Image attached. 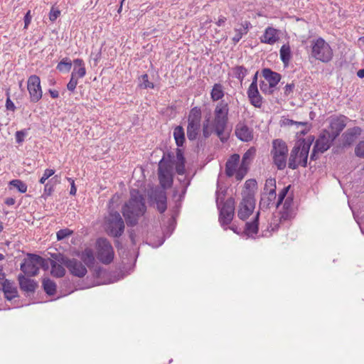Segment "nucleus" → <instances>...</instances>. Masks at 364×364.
Returning a JSON list of instances; mask_svg holds the SVG:
<instances>
[{"mask_svg":"<svg viewBox=\"0 0 364 364\" xmlns=\"http://www.w3.org/2000/svg\"><path fill=\"white\" fill-rule=\"evenodd\" d=\"M146 212V199L137 189L130 191L129 199L122 208V213L128 226L134 227Z\"/></svg>","mask_w":364,"mask_h":364,"instance_id":"f257e3e1","label":"nucleus"},{"mask_svg":"<svg viewBox=\"0 0 364 364\" xmlns=\"http://www.w3.org/2000/svg\"><path fill=\"white\" fill-rule=\"evenodd\" d=\"M314 139V136H309L293 147L288 160V167L289 168L294 170L299 166H307L309 152Z\"/></svg>","mask_w":364,"mask_h":364,"instance_id":"f03ea898","label":"nucleus"},{"mask_svg":"<svg viewBox=\"0 0 364 364\" xmlns=\"http://www.w3.org/2000/svg\"><path fill=\"white\" fill-rule=\"evenodd\" d=\"M215 195L216 204L219 210V221L222 226L228 225L230 224L235 215V200L232 198H229L222 203L225 191L219 188L218 186Z\"/></svg>","mask_w":364,"mask_h":364,"instance_id":"7ed1b4c3","label":"nucleus"},{"mask_svg":"<svg viewBox=\"0 0 364 364\" xmlns=\"http://www.w3.org/2000/svg\"><path fill=\"white\" fill-rule=\"evenodd\" d=\"M288 147L282 139H277L272 141L271 156L273 164L278 170H284L287 164Z\"/></svg>","mask_w":364,"mask_h":364,"instance_id":"20e7f679","label":"nucleus"},{"mask_svg":"<svg viewBox=\"0 0 364 364\" xmlns=\"http://www.w3.org/2000/svg\"><path fill=\"white\" fill-rule=\"evenodd\" d=\"M107 233L113 237H119L124 233L125 225L119 213L112 210L105 218Z\"/></svg>","mask_w":364,"mask_h":364,"instance_id":"39448f33","label":"nucleus"},{"mask_svg":"<svg viewBox=\"0 0 364 364\" xmlns=\"http://www.w3.org/2000/svg\"><path fill=\"white\" fill-rule=\"evenodd\" d=\"M311 55L323 63H328L333 58V50L323 38L319 37L311 42Z\"/></svg>","mask_w":364,"mask_h":364,"instance_id":"423d86ee","label":"nucleus"},{"mask_svg":"<svg viewBox=\"0 0 364 364\" xmlns=\"http://www.w3.org/2000/svg\"><path fill=\"white\" fill-rule=\"evenodd\" d=\"M201 121V111L198 107L192 108L188 118L187 137L190 141L196 139Z\"/></svg>","mask_w":364,"mask_h":364,"instance_id":"0eeeda50","label":"nucleus"},{"mask_svg":"<svg viewBox=\"0 0 364 364\" xmlns=\"http://www.w3.org/2000/svg\"><path fill=\"white\" fill-rule=\"evenodd\" d=\"M58 261L61 264L65 266L70 272L75 277H83L87 272L83 264L76 259H70L65 256L60 255Z\"/></svg>","mask_w":364,"mask_h":364,"instance_id":"6e6552de","label":"nucleus"},{"mask_svg":"<svg viewBox=\"0 0 364 364\" xmlns=\"http://www.w3.org/2000/svg\"><path fill=\"white\" fill-rule=\"evenodd\" d=\"M97 258L105 264L111 263L114 259V251L110 242L105 238L97 241Z\"/></svg>","mask_w":364,"mask_h":364,"instance_id":"1a4fd4ad","label":"nucleus"},{"mask_svg":"<svg viewBox=\"0 0 364 364\" xmlns=\"http://www.w3.org/2000/svg\"><path fill=\"white\" fill-rule=\"evenodd\" d=\"M255 207V200L253 194L250 193L243 194L238 206L237 216L242 220H246L252 213Z\"/></svg>","mask_w":364,"mask_h":364,"instance_id":"9d476101","label":"nucleus"},{"mask_svg":"<svg viewBox=\"0 0 364 364\" xmlns=\"http://www.w3.org/2000/svg\"><path fill=\"white\" fill-rule=\"evenodd\" d=\"M39 261H42L41 257L29 253L21 264L20 269L25 275L33 277L38 274V264Z\"/></svg>","mask_w":364,"mask_h":364,"instance_id":"9b49d317","label":"nucleus"},{"mask_svg":"<svg viewBox=\"0 0 364 364\" xmlns=\"http://www.w3.org/2000/svg\"><path fill=\"white\" fill-rule=\"evenodd\" d=\"M27 89L29 92L30 101L38 102L43 96L40 77L36 75H31L27 82Z\"/></svg>","mask_w":364,"mask_h":364,"instance_id":"f8f14e48","label":"nucleus"},{"mask_svg":"<svg viewBox=\"0 0 364 364\" xmlns=\"http://www.w3.org/2000/svg\"><path fill=\"white\" fill-rule=\"evenodd\" d=\"M159 179L163 188L170 187L173 183L170 167L164 161L163 157L159 164L158 168Z\"/></svg>","mask_w":364,"mask_h":364,"instance_id":"ddd939ff","label":"nucleus"},{"mask_svg":"<svg viewBox=\"0 0 364 364\" xmlns=\"http://www.w3.org/2000/svg\"><path fill=\"white\" fill-rule=\"evenodd\" d=\"M348 118L344 115H340L333 118L330 122L331 132L329 134L333 136V139H336L341 132L346 127Z\"/></svg>","mask_w":364,"mask_h":364,"instance_id":"4468645a","label":"nucleus"},{"mask_svg":"<svg viewBox=\"0 0 364 364\" xmlns=\"http://www.w3.org/2000/svg\"><path fill=\"white\" fill-rule=\"evenodd\" d=\"M334 140L335 139H333V136L329 134V132H325L321 134L316 140L314 148L318 150L320 154H323L331 147Z\"/></svg>","mask_w":364,"mask_h":364,"instance_id":"2eb2a0df","label":"nucleus"},{"mask_svg":"<svg viewBox=\"0 0 364 364\" xmlns=\"http://www.w3.org/2000/svg\"><path fill=\"white\" fill-rule=\"evenodd\" d=\"M228 122V117L214 116V119L211 124L214 129L215 134L223 142L227 139V138L224 136V132L227 127Z\"/></svg>","mask_w":364,"mask_h":364,"instance_id":"dca6fc26","label":"nucleus"},{"mask_svg":"<svg viewBox=\"0 0 364 364\" xmlns=\"http://www.w3.org/2000/svg\"><path fill=\"white\" fill-rule=\"evenodd\" d=\"M235 135L242 141L248 142L253 139V132L245 122H240L235 127Z\"/></svg>","mask_w":364,"mask_h":364,"instance_id":"f3484780","label":"nucleus"},{"mask_svg":"<svg viewBox=\"0 0 364 364\" xmlns=\"http://www.w3.org/2000/svg\"><path fill=\"white\" fill-rule=\"evenodd\" d=\"M361 132L362 129L359 127L348 129L342 135L343 146L347 147L351 146L361 134Z\"/></svg>","mask_w":364,"mask_h":364,"instance_id":"a211bd4d","label":"nucleus"},{"mask_svg":"<svg viewBox=\"0 0 364 364\" xmlns=\"http://www.w3.org/2000/svg\"><path fill=\"white\" fill-rule=\"evenodd\" d=\"M294 209H283L280 212V216L279 218H274L272 221L269 224V228H271V231L274 232V230L278 229L279 223L282 220H289L294 217Z\"/></svg>","mask_w":364,"mask_h":364,"instance_id":"6ab92c4d","label":"nucleus"},{"mask_svg":"<svg viewBox=\"0 0 364 364\" xmlns=\"http://www.w3.org/2000/svg\"><path fill=\"white\" fill-rule=\"evenodd\" d=\"M279 31L273 27H267L263 35L260 37V41L269 45H273L279 39Z\"/></svg>","mask_w":364,"mask_h":364,"instance_id":"aec40b11","label":"nucleus"},{"mask_svg":"<svg viewBox=\"0 0 364 364\" xmlns=\"http://www.w3.org/2000/svg\"><path fill=\"white\" fill-rule=\"evenodd\" d=\"M262 74L270 87H272L273 88L277 86L282 78L279 73L272 70L270 68H264L262 70Z\"/></svg>","mask_w":364,"mask_h":364,"instance_id":"412c9836","label":"nucleus"},{"mask_svg":"<svg viewBox=\"0 0 364 364\" xmlns=\"http://www.w3.org/2000/svg\"><path fill=\"white\" fill-rule=\"evenodd\" d=\"M251 28V23L248 21H242L240 23L239 28H235V36L232 37V41L234 44H237L242 38L243 36L248 33L249 29Z\"/></svg>","mask_w":364,"mask_h":364,"instance_id":"4be33fe9","label":"nucleus"},{"mask_svg":"<svg viewBox=\"0 0 364 364\" xmlns=\"http://www.w3.org/2000/svg\"><path fill=\"white\" fill-rule=\"evenodd\" d=\"M277 193H262L259 201V208L267 210L272 206H276Z\"/></svg>","mask_w":364,"mask_h":364,"instance_id":"5701e85b","label":"nucleus"},{"mask_svg":"<svg viewBox=\"0 0 364 364\" xmlns=\"http://www.w3.org/2000/svg\"><path fill=\"white\" fill-rule=\"evenodd\" d=\"M20 288L26 292H34L37 287V283L31 279L27 278L23 274H19L18 277Z\"/></svg>","mask_w":364,"mask_h":364,"instance_id":"b1692460","label":"nucleus"},{"mask_svg":"<svg viewBox=\"0 0 364 364\" xmlns=\"http://www.w3.org/2000/svg\"><path fill=\"white\" fill-rule=\"evenodd\" d=\"M259 215V213H257L252 222H247L245 224L243 233L248 237L254 238L258 232Z\"/></svg>","mask_w":364,"mask_h":364,"instance_id":"393cba45","label":"nucleus"},{"mask_svg":"<svg viewBox=\"0 0 364 364\" xmlns=\"http://www.w3.org/2000/svg\"><path fill=\"white\" fill-rule=\"evenodd\" d=\"M2 289L5 298L9 301L12 300L18 295V291L13 282L8 279H5L2 284Z\"/></svg>","mask_w":364,"mask_h":364,"instance_id":"a878e982","label":"nucleus"},{"mask_svg":"<svg viewBox=\"0 0 364 364\" xmlns=\"http://www.w3.org/2000/svg\"><path fill=\"white\" fill-rule=\"evenodd\" d=\"M240 161V155L237 154H232L225 164V174L228 177H231L236 171Z\"/></svg>","mask_w":364,"mask_h":364,"instance_id":"bb28decb","label":"nucleus"},{"mask_svg":"<svg viewBox=\"0 0 364 364\" xmlns=\"http://www.w3.org/2000/svg\"><path fill=\"white\" fill-rule=\"evenodd\" d=\"M73 70L72 75L77 78H82L86 75V69L82 59L77 58L73 60Z\"/></svg>","mask_w":364,"mask_h":364,"instance_id":"cd10ccee","label":"nucleus"},{"mask_svg":"<svg viewBox=\"0 0 364 364\" xmlns=\"http://www.w3.org/2000/svg\"><path fill=\"white\" fill-rule=\"evenodd\" d=\"M280 59L284 66H287L291 58V48L289 44H284L279 50Z\"/></svg>","mask_w":364,"mask_h":364,"instance_id":"c85d7f7f","label":"nucleus"},{"mask_svg":"<svg viewBox=\"0 0 364 364\" xmlns=\"http://www.w3.org/2000/svg\"><path fill=\"white\" fill-rule=\"evenodd\" d=\"M229 106L227 102L221 100L218 102L214 110V116L228 117Z\"/></svg>","mask_w":364,"mask_h":364,"instance_id":"c756f323","label":"nucleus"},{"mask_svg":"<svg viewBox=\"0 0 364 364\" xmlns=\"http://www.w3.org/2000/svg\"><path fill=\"white\" fill-rule=\"evenodd\" d=\"M223 86L220 83H215L210 92V97L213 101H218L224 97Z\"/></svg>","mask_w":364,"mask_h":364,"instance_id":"7c9ffc66","label":"nucleus"},{"mask_svg":"<svg viewBox=\"0 0 364 364\" xmlns=\"http://www.w3.org/2000/svg\"><path fill=\"white\" fill-rule=\"evenodd\" d=\"M173 137L176 144L178 147L183 145L185 141V133L183 128L181 126H177L173 130Z\"/></svg>","mask_w":364,"mask_h":364,"instance_id":"2f4dec72","label":"nucleus"},{"mask_svg":"<svg viewBox=\"0 0 364 364\" xmlns=\"http://www.w3.org/2000/svg\"><path fill=\"white\" fill-rule=\"evenodd\" d=\"M80 259L87 266L90 267L95 263V257L92 250L85 249L81 254Z\"/></svg>","mask_w":364,"mask_h":364,"instance_id":"473e14b6","label":"nucleus"},{"mask_svg":"<svg viewBox=\"0 0 364 364\" xmlns=\"http://www.w3.org/2000/svg\"><path fill=\"white\" fill-rule=\"evenodd\" d=\"M156 205L158 210L162 213L166 210V196L164 191H160L157 195Z\"/></svg>","mask_w":364,"mask_h":364,"instance_id":"72a5a7b5","label":"nucleus"},{"mask_svg":"<svg viewBox=\"0 0 364 364\" xmlns=\"http://www.w3.org/2000/svg\"><path fill=\"white\" fill-rule=\"evenodd\" d=\"M51 274L55 277H63L65 274L64 267L55 261H51Z\"/></svg>","mask_w":364,"mask_h":364,"instance_id":"f704fd0d","label":"nucleus"},{"mask_svg":"<svg viewBox=\"0 0 364 364\" xmlns=\"http://www.w3.org/2000/svg\"><path fill=\"white\" fill-rule=\"evenodd\" d=\"M43 287L48 295H53L56 291V284L51 279L46 278L43 280Z\"/></svg>","mask_w":364,"mask_h":364,"instance_id":"c9c22d12","label":"nucleus"},{"mask_svg":"<svg viewBox=\"0 0 364 364\" xmlns=\"http://www.w3.org/2000/svg\"><path fill=\"white\" fill-rule=\"evenodd\" d=\"M233 75L235 77L238 79L242 82L245 77L247 75V70L242 65L236 66L232 68Z\"/></svg>","mask_w":364,"mask_h":364,"instance_id":"e433bc0d","label":"nucleus"},{"mask_svg":"<svg viewBox=\"0 0 364 364\" xmlns=\"http://www.w3.org/2000/svg\"><path fill=\"white\" fill-rule=\"evenodd\" d=\"M72 68V62L68 58H63L57 65V70L60 72H69Z\"/></svg>","mask_w":364,"mask_h":364,"instance_id":"4c0bfd02","label":"nucleus"},{"mask_svg":"<svg viewBox=\"0 0 364 364\" xmlns=\"http://www.w3.org/2000/svg\"><path fill=\"white\" fill-rule=\"evenodd\" d=\"M276 188L275 178H269L265 181L263 193H276Z\"/></svg>","mask_w":364,"mask_h":364,"instance_id":"58836bf2","label":"nucleus"},{"mask_svg":"<svg viewBox=\"0 0 364 364\" xmlns=\"http://www.w3.org/2000/svg\"><path fill=\"white\" fill-rule=\"evenodd\" d=\"M139 86L142 89L154 88V84L149 80V76L147 74H144L139 78Z\"/></svg>","mask_w":364,"mask_h":364,"instance_id":"ea45409f","label":"nucleus"},{"mask_svg":"<svg viewBox=\"0 0 364 364\" xmlns=\"http://www.w3.org/2000/svg\"><path fill=\"white\" fill-rule=\"evenodd\" d=\"M9 184L16 188L21 193H24L27 191V185L19 179H14L9 182Z\"/></svg>","mask_w":364,"mask_h":364,"instance_id":"a19ab883","label":"nucleus"},{"mask_svg":"<svg viewBox=\"0 0 364 364\" xmlns=\"http://www.w3.org/2000/svg\"><path fill=\"white\" fill-rule=\"evenodd\" d=\"M213 133H215L214 129L212 125L210 124L209 119H207L203 124V136L205 138H208Z\"/></svg>","mask_w":364,"mask_h":364,"instance_id":"79ce46f5","label":"nucleus"},{"mask_svg":"<svg viewBox=\"0 0 364 364\" xmlns=\"http://www.w3.org/2000/svg\"><path fill=\"white\" fill-rule=\"evenodd\" d=\"M255 153V150L254 149H250L244 154L241 164L242 166H247L250 161L252 159Z\"/></svg>","mask_w":364,"mask_h":364,"instance_id":"37998d69","label":"nucleus"},{"mask_svg":"<svg viewBox=\"0 0 364 364\" xmlns=\"http://www.w3.org/2000/svg\"><path fill=\"white\" fill-rule=\"evenodd\" d=\"M73 234V231L68 228L60 229L56 233L57 240H63Z\"/></svg>","mask_w":364,"mask_h":364,"instance_id":"c03bdc74","label":"nucleus"},{"mask_svg":"<svg viewBox=\"0 0 364 364\" xmlns=\"http://www.w3.org/2000/svg\"><path fill=\"white\" fill-rule=\"evenodd\" d=\"M289 188L290 186H286L279 193L278 198L276 202V208H278L282 203L283 200L287 198Z\"/></svg>","mask_w":364,"mask_h":364,"instance_id":"a18cd8bd","label":"nucleus"},{"mask_svg":"<svg viewBox=\"0 0 364 364\" xmlns=\"http://www.w3.org/2000/svg\"><path fill=\"white\" fill-rule=\"evenodd\" d=\"M259 87L261 91L264 94L272 95L274 92V89L272 87H270L269 84H267L264 81H261L259 83Z\"/></svg>","mask_w":364,"mask_h":364,"instance_id":"49530a36","label":"nucleus"},{"mask_svg":"<svg viewBox=\"0 0 364 364\" xmlns=\"http://www.w3.org/2000/svg\"><path fill=\"white\" fill-rule=\"evenodd\" d=\"M355 154L359 157L364 159V140L360 141L355 148Z\"/></svg>","mask_w":364,"mask_h":364,"instance_id":"de8ad7c7","label":"nucleus"},{"mask_svg":"<svg viewBox=\"0 0 364 364\" xmlns=\"http://www.w3.org/2000/svg\"><path fill=\"white\" fill-rule=\"evenodd\" d=\"M28 134V129H22L17 131L15 134L16 141L18 144H21L24 141L25 136Z\"/></svg>","mask_w":364,"mask_h":364,"instance_id":"09e8293b","label":"nucleus"},{"mask_svg":"<svg viewBox=\"0 0 364 364\" xmlns=\"http://www.w3.org/2000/svg\"><path fill=\"white\" fill-rule=\"evenodd\" d=\"M250 102L255 107L260 108L262 105V96H256V97H248Z\"/></svg>","mask_w":364,"mask_h":364,"instance_id":"8fccbe9b","label":"nucleus"},{"mask_svg":"<svg viewBox=\"0 0 364 364\" xmlns=\"http://www.w3.org/2000/svg\"><path fill=\"white\" fill-rule=\"evenodd\" d=\"M247 171V166H242V165L241 164L239 169L235 172L237 181H241L246 174Z\"/></svg>","mask_w":364,"mask_h":364,"instance_id":"3c124183","label":"nucleus"},{"mask_svg":"<svg viewBox=\"0 0 364 364\" xmlns=\"http://www.w3.org/2000/svg\"><path fill=\"white\" fill-rule=\"evenodd\" d=\"M55 173L53 169L47 168L44 171V173L39 180L40 183L44 184L47 179Z\"/></svg>","mask_w":364,"mask_h":364,"instance_id":"603ef678","label":"nucleus"},{"mask_svg":"<svg viewBox=\"0 0 364 364\" xmlns=\"http://www.w3.org/2000/svg\"><path fill=\"white\" fill-rule=\"evenodd\" d=\"M77 79H78L77 77H74L73 75H71L70 80L68 82V83L67 84V89L69 91H70V92L75 91L76 86L78 83Z\"/></svg>","mask_w":364,"mask_h":364,"instance_id":"864d4df0","label":"nucleus"},{"mask_svg":"<svg viewBox=\"0 0 364 364\" xmlns=\"http://www.w3.org/2000/svg\"><path fill=\"white\" fill-rule=\"evenodd\" d=\"M247 94L248 97L261 96L257 87L254 86H249Z\"/></svg>","mask_w":364,"mask_h":364,"instance_id":"5fc2aeb1","label":"nucleus"},{"mask_svg":"<svg viewBox=\"0 0 364 364\" xmlns=\"http://www.w3.org/2000/svg\"><path fill=\"white\" fill-rule=\"evenodd\" d=\"M295 88V85L294 82H291L290 84H287L284 87V94L286 97L289 96L291 95L294 92V90Z\"/></svg>","mask_w":364,"mask_h":364,"instance_id":"6e6d98bb","label":"nucleus"},{"mask_svg":"<svg viewBox=\"0 0 364 364\" xmlns=\"http://www.w3.org/2000/svg\"><path fill=\"white\" fill-rule=\"evenodd\" d=\"M54 191L53 185L51 184L50 181L48 182L44 187L43 196H50Z\"/></svg>","mask_w":364,"mask_h":364,"instance_id":"4d7b16f0","label":"nucleus"},{"mask_svg":"<svg viewBox=\"0 0 364 364\" xmlns=\"http://www.w3.org/2000/svg\"><path fill=\"white\" fill-rule=\"evenodd\" d=\"M176 171L178 175H183L186 172L185 162L176 163Z\"/></svg>","mask_w":364,"mask_h":364,"instance_id":"13d9d810","label":"nucleus"},{"mask_svg":"<svg viewBox=\"0 0 364 364\" xmlns=\"http://www.w3.org/2000/svg\"><path fill=\"white\" fill-rule=\"evenodd\" d=\"M176 154V163L185 162V157L183 156V149H180L179 147L177 148Z\"/></svg>","mask_w":364,"mask_h":364,"instance_id":"bf43d9fd","label":"nucleus"},{"mask_svg":"<svg viewBox=\"0 0 364 364\" xmlns=\"http://www.w3.org/2000/svg\"><path fill=\"white\" fill-rule=\"evenodd\" d=\"M283 209H294L292 197H287L283 205Z\"/></svg>","mask_w":364,"mask_h":364,"instance_id":"052dcab7","label":"nucleus"},{"mask_svg":"<svg viewBox=\"0 0 364 364\" xmlns=\"http://www.w3.org/2000/svg\"><path fill=\"white\" fill-rule=\"evenodd\" d=\"M60 12L59 10L54 9L53 8H52L49 14V19L51 21H55L57 19V18L60 16Z\"/></svg>","mask_w":364,"mask_h":364,"instance_id":"680f3d73","label":"nucleus"},{"mask_svg":"<svg viewBox=\"0 0 364 364\" xmlns=\"http://www.w3.org/2000/svg\"><path fill=\"white\" fill-rule=\"evenodd\" d=\"M6 107L8 110H11L13 112L15 111L16 109V106L14 103L11 100L9 96L7 97L6 100Z\"/></svg>","mask_w":364,"mask_h":364,"instance_id":"e2e57ef3","label":"nucleus"},{"mask_svg":"<svg viewBox=\"0 0 364 364\" xmlns=\"http://www.w3.org/2000/svg\"><path fill=\"white\" fill-rule=\"evenodd\" d=\"M68 180L70 182V194L72 195V196H75L76 194V192H77V188L75 187V182L70 178H68Z\"/></svg>","mask_w":364,"mask_h":364,"instance_id":"0e129e2a","label":"nucleus"},{"mask_svg":"<svg viewBox=\"0 0 364 364\" xmlns=\"http://www.w3.org/2000/svg\"><path fill=\"white\" fill-rule=\"evenodd\" d=\"M41 259H42V261L38 262H39V264H38V270L40 269L41 267L44 269H47L48 268V261L46 259L43 258L42 257H41Z\"/></svg>","mask_w":364,"mask_h":364,"instance_id":"69168bd1","label":"nucleus"},{"mask_svg":"<svg viewBox=\"0 0 364 364\" xmlns=\"http://www.w3.org/2000/svg\"><path fill=\"white\" fill-rule=\"evenodd\" d=\"M24 28H27L31 21V16L30 15V11H28L24 16Z\"/></svg>","mask_w":364,"mask_h":364,"instance_id":"338daca9","label":"nucleus"},{"mask_svg":"<svg viewBox=\"0 0 364 364\" xmlns=\"http://www.w3.org/2000/svg\"><path fill=\"white\" fill-rule=\"evenodd\" d=\"M257 185V181L255 179H249L246 181L245 186L247 189H249L250 187H255Z\"/></svg>","mask_w":364,"mask_h":364,"instance_id":"774afa93","label":"nucleus"}]
</instances>
